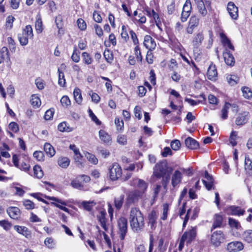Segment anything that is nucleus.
<instances>
[{
    "label": "nucleus",
    "instance_id": "1",
    "mask_svg": "<svg viewBox=\"0 0 252 252\" xmlns=\"http://www.w3.org/2000/svg\"><path fill=\"white\" fill-rule=\"evenodd\" d=\"M172 170L169 167L165 161L157 163L153 168V176L157 178H162L161 184L166 191L169 183Z\"/></svg>",
    "mask_w": 252,
    "mask_h": 252
},
{
    "label": "nucleus",
    "instance_id": "2",
    "mask_svg": "<svg viewBox=\"0 0 252 252\" xmlns=\"http://www.w3.org/2000/svg\"><path fill=\"white\" fill-rule=\"evenodd\" d=\"M129 221L130 227L134 232H139L144 227V217L138 208H131L129 212Z\"/></svg>",
    "mask_w": 252,
    "mask_h": 252
},
{
    "label": "nucleus",
    "instance_id": "3",
    "mask_svg": "<svg viewBox=\"0 0 252 252\" xmlns=\"http://www.w3.org/2000/svg\"><path fill=\"white\" fill-rule=\"evenodd\" d=\"M33 36L32 27L30 25H27L23 30L22 32L18 34V37L20 44L25 46L28 44L29 39L32 38Z\"/></svg>",
    "mask_w": 252,
    "mask_h": 252
},
{
    "label": "nucleus",
    "instance_id": "4",
    "mask_svg": "<svg viewBox=\"0 0 252 252\" xmlns=\"http://www.w3.org/2000/svg\"><path fill=\"white\" fill-rule=\"evenodd\" d=\"M225 239V236L222 231L217 230L213 232L210 237L211 244L215 247L220 246Z\"/></svg>",
    "mask_w": 252,
    "mask_h": 252
},
{
    "label": "nucleus",
    "instance_id": "5",
    "mask_svg": "<svg viewBox=\"0 0 252 252\" xmlns=\"http://www.w3.org/2000/svg\"><path fill=\"white\" fill-rule=\"evenodd\" d=\"M118 233L121 240H124L127 232V220L123 217L120 218L117 221Z\"/></svg>",
    "mask_w": 252,
    "mask_h": 252
},
{
    "label": "nucleus",
    "instance_id": "6",
    "mask_svg": "<svg viewBox=\"0 0 252 252\" xmlns=\"http://www.w3.org/2000/svg\"><path fill=\"white\" fill-rule=\"evenodd\" d=\"M122 175V170L121 166L117 163L113 164L109 169V177L111 180L116 181Z\"/></svg>",
    "mask_w": 252,
    "mask_h": 252
},
{
    "label": "nucleus",
    "instance_id": "7",
    "mask_svg": "<svg viewBox=\"0 0 252 252\" xmlns=\"http://www.w3.org/2000/svg\"><path fill=\"white\" fill-rule=\"evenodd\" d=\"M204 39V36L202 32H199L194 34L191 43L193 48V52L197 51L202 45Z\"/></svg>",
    "mask_w": 252,
    "mask_h": 252
},
{
    "label": "nucleus",
    "instance_id": "8",
    "mask_svg": "<svg viewBox=\"0 0 252 252\" xmlns=\"http://www.w3.org/2000/svg\"><path fill=\"white\" fill-rule=\"evenodd\" d=\"M243 249V244L238 241L230 242L227 245V250L228 252H239Z\"/></svg>",
    "mask_w": 252,
    "mask_h": 252
},
{
    "label": "nucleus",
    "instance_id": "9",
    "mask_svg": "<svg viewBox=\"0 0 252 252\" xmlns=\"http://www.w3.org/2000/svg\"><path fill=\"white\" fill-rule=\"evenodd\" d=\"M131 185L132 186H136L139 191H138V193H141L142 195L145 191L147 190L148 185L143 180L140 179H134L131 182Z\"/></svg>",
    "mask_w": 252,
    "mask_h": 252
},
{
    "label": "nucleus",
    "instance_id": "10",
    "mask_svg": "<svg viewBox=\"0 0 252 252\" xmlns=\"http://www.w3.org/2000/svg\"><path fill=\"white\" fill-rule=\"evenodd\" d=\"M196 236V228L192 227L188 231H186L183 235L182 238L185 240L187 243H190L193 241Z\"/></svg>",
    "mask_w": 252,
    "mask_h": 252
},
{
    "label": "nucleus",
    "instance_id": "11",
    "mask_svg": "<svg viewBox=\"0 0 252 252\" xmlns=\"http://www.w3.org/2000/svg\"><path fill=\"white\" fill-rule=\"evenodd\" d=\"M227 11L232 19L236 20L238 17V8L233 2H229L227 6Z\"/></svg>",
    "mask_w": 252,
    "mask_h": 252
},
{
    "label": "nucleus",
    "instance_id": "12",
    "mask_svg": "<svg viewBox=\"0 0 252 252\" xmlns=\"http://www.w3.org/2000/svg\"><path fill=\"white\" fill-rule=\"evenodd\" d=\"M199 24V19L196 16H191L189 19V26L186 31L188 33L192 34L194 28L197 27Z\"/></svg>",
    "mask_w": 252,
    "mask_h": 252
},
{
    "label": "nucleus",
    "instance_id": "13",
    "mask_svg": "<svg viewBox=\"0 0 252 252\" xmlns=\"http://www.w3.org/2000/svg\"><path fill=\"white\" fill-rule=\"evenodd\" d=\"M144 46L150 51L155 49L156 47V43L155 40L150 35H146L144 37Z\"/></svg>",
    "mask_w": 252,
    "mask_h": 252
},
{
    "label": "nucleus",
    "instance_id": "14",
    "mask_svg": "<svg viewBox=\"0 0 252 252\" xmlns=\"http://www.w3.org/2000/svg\"><path fill=\"white\" fill-rule=\"evenodd\" d=\"M14 229L18 233L29 239L31 237L32 233L31 231L26 226L14 225Z\"/></svg>",
    "mask_w": 252,
    "mask_h": 252
},
{
    "label": "nucleus",
    "instance_id": "15",
    "mask_svg": "<svg viewBox=\"0 0 252 252\" xmlns=\"http://www.w3.org/2000/svg\"><path fill=\"white\" fill-rule=\"evenodd\" d=\"M6 212L9 216L14 220H18L20 217V210L16 207H9L7 209Z\"/></svg>",
    "mask_w": 252,
    "mask_h": 252
},
{
    "label": "nucleus",
    "instance_id": "16",
    "mask_svg": "<svg viewBox=\"0 0 252 252\" xmlns=\"http://www.w3.org/2000/svg\"><path fill=\"white\" fill-rule=\"evenodd\" d=\"M182 179V174L179 170H175L171 177V184L173 188H175L180 184Z\"/></svg>",
    "mask_w": 252,
    "mask_h": 252
},
{
    "label": "nucleus",
    "instance_id": "17",
    "mask_svg": "<svg viewBox=\"0 0 252 252\" xmlns=\"http://www.w3.org/2000/svg\"><path fill=\"white\" fill-rule=\"evenodd\" d=\"M249 113L244 112L239 114L235 120V124L237 126H243L246 124L249 120Z\"/></svg>",
    "mask_w": 252,
    "mask_h": 252
},
{
    "label": "nucleus",
    "instance_id": "18",
    "mask_svg": "<svg viewBox=\"0 0 252 252\" xmlns=\"http://www.w3.org/2000/svg\"><path fill=\"white\" fill-rule=\"evenodd\" d=\"M207 75L208 78L212 81H215L217 78L218 73L215 65L213 64H211L207 70Z\"/></svg>",
    "mask_w": 252,
    "mask_h": 252
},
{
    "label": "nucleus",
    "instance_id": "19",
    "mask_svg": "<svg viewBox=\"0 0 252 252\" xmlns=\"http://www.w3.org/2000/svg\"><path fill=\"white\" fill-rule=\"evenodd\" d=\"M202 182L208 190H210L212 189L213 179L212 176H210L206 171H205L204 179L202 180Z\"/></svg>",
    "mask_w": 252,
    "mask_h": 252
},
{
    "label": "nucleus",
    "instance_id": "20",
    "mask_svg": "<svg viewBox=\"0 0 252 252\" xmlns=\"http://www.w3.org/2000/svg\"><path fill=\"white\" fill-rule=\"evenodd\" d=\"M106 215L105 211H101L97 215V218L102 227L106 231L108 230V228L106 225Z\"/></svg>",
    "mask_w": 252,
    "mask_h": 252
},
{
    "label": "nucleus",
    "instance_id": "21",
    "mask_svg": "<svg viewBox=\"0 0 252 252\" xmlns=\"http://www.w3.org/2000/svg\"><path fill=\"white\" fill-rule=\"evenodd\" d=\"M220 37L221 38V42L224 47H225L226 49H228L230 50H234V47L232 44L230 40L227 38L224 33H220Z\"/></svg>",
    "mask_w": 252,
    "mask_h": 252
},
{
    "label": "nucleus",
    "instance_id": "22",
    "mask_svg": "<svg viewBox=\"0 0 252 252\" xmlns=\"http://www.w3.org/2000/svg\"><path fill=\"white\" fill-rule=\"evenodd\" d=\"M10 61V57L8 49L6 47H3L0 50V63L5 61L8 62Z\"/></svg>",
    "mask_w": 252,
    "mask_h": 252
},
{
    "label": "nucleus",
    "instance_id": "23",
    "mask_svg": "<svg viewBox=\"0 0 252 252\" xmlns=\"http://www.w3.org/2000/svg\"><path fill=\"white\" fill-rule=\"evenodd\" d=\"M187 147L190 149H196L199 147V143L191 137H188L185 141Z\"/></svg>",
    "mask_w": 252,
    "mask_h": 252
},
{
    "label": "nucleus",
    "instance_id": "24",
    "mask_svg": "<svg viewBox=\"0 0 252 252\" xmlns=\"http://www.w3.org/2000/svg\"><path fill=\"white\" fill-rule=\"evenodd\" d=\"M46 198L49 200H52L53 202H51V204L54 205L56 207L60 208V209H61L62 207H63V205H66V202L65 201L59 199L58 198L53 196H48Z\"/></svg>",
    "mask_w": 252,
    "mask_h": 252
},
{
    "label": "nucleus",
    "instance_id": "25",
    "mask_svg": "<svg viewBox=\"0 0 252 252\" xmlns=\"http://www.w3.org/2000/svg\"><path fill=\"white\" fill-rule=\"evenodd\" d=\"M157 215L156 211H152L149 215L148 224L152 229H154L156 227Z\"/></svg>",
    "mask_w": 252,
    "mask_h": 252
},
{
    "label": "nucleus",
    "instance_id": "26",
    "mask_svg": "<svg viewBox=\"0 0 252 252\" xmlns=\"http://www.w3.org/2000/svg\"><path fill=\"white\" fill-rule=\"evenodd\" d=\"M141 193H138V191L135 190L130 193L127 197V203H132L136 201L139 197L142 196Z\"/></svg>",
    "mask_w": 252,
    "mask_h": 252
},
{
    "label": "nucleus",
    "instance_id": "27",
    "mask_svg": "<svg viewBox=\"0 0 252 252\" xmlns=\"http://www.w3.org/2000/svg\"><path fill=\"white\" fill-rule=\"evenodd\" d=\"M223 218L222 216L219 214L215 215L214 221L212 226L211 231L216 228L220 227L222 223Z\"/></svg>",
    "mask_w": 252,
    "mask_h": 252
},
{
    "label": "nucleus",
    "instance_id": "28",
    "mask_svg": "<svg viewBox=\"0 0 252 252\" xmlns=\"http://www.w3.org/2000/svg\"><path fill=\"white\" fill-rule=\"evenodd\" d=\"M99 137L100 140L104 143L109 144L111 142L110 136L104 130L101 129L99 131Z\"/></svg>",
    "mask_w": 252,
    "mask_h": 252
},
{
    "label": "nucleus",
    "instance_id": "29",
    "mask_svg": "<svg viewBox=\"0 0 252 252\" xmlns=\"http://www.w3.org/2000/svg\"><path fill=\"white\" fill-rule=\"evenodd\" d=\"M229 211L231 215L239 216L243 215L245 212L244 210L241 209V207L235 206L230 207Z\"/></svg>",
    "mask_w": 252,
    "mask_h": 252
},
{
    "label": "nucleus",
    "instance_id": "30",
    "mask_svg": "<svg viewBox=\"0 0 252 252\" xmlns=\"http://www.w3.org/2000/svg\"><path fill=\"white\" fill-rule=\"evenodd\" d=\"M223 58L225 63L230 66L234 64L235 59L233 55L229 52H226L223 53Z\"/></svg>",
    "mask_w": 252,
    "mask_h": 252
},
{
    "label": "nucleus",
    "instance_id": "31",
    "mask_svg": "<svg viewBox=\"0 0 252 252\" xmlns=\"http://www.w3.org/2000/svg\"><path fill=\"white\" fill-rule=\"evenodd\" d=\"M59 131L61 132H71L73 130V128L70 126L69 125L65 122H63L59 124L58 126Z\"/></svg>",
    "mask_w": 252,
    "mask_h": 252
},
{
    "label": "nucleus",
    "instance_id": "32",
    "mask_svg": "<svg viewBox=\"0 0 252 252\" xmlns=\"http://www.w3.org/2000/svg\"><path fill=\"white\" fill-rule=\"evenodd\" d=\"M44 150L46 154L50 157L54 156L56 153L54 147L49 143L44 144Z\"/></svg>",
    "mask_w": 252,
    "mask_h": 252
},
{
    "label": "nucleus",
    "instance_id": "33",
    "mask_svg": "<svg viewBox=\"0 0 252 252\" xmlns=\"http://www.w3.org/2000/svg\"><path fill=\"white\" fill-rule=\"evenodd\" d=\"M35 28L37 33H41L43 31V25L39 14L37 15L36 17V21L35 22Z\"/></svg>",
    "mask_w": 252,
    "mask_h": 252
},
{
    "label": "nucleus",
    "instance_id": "34",
    "mask_svg": "<svg viewBox=\"0 0 252 252\" xmlns=\"http://www.w3.org/2000/svg\"><path fill=\"white\" fill-rule=\"evenodd\" d=\"M125 195L122 194L114 199V205L117 210H120L123 204Z\"/></svg>",
    "mask_w": 252,
    "mask_h": 252
},
{
    "label": "nucleus",
    "instance_id": "35",
    "mask_svg": "<svg viewBox=\"0 0 252 252\" xmlns=\"http://www.w3.org/2000/svg\"><path fill=\"white\" fill-rule=\"evenodd\" d=\"M73 95L76 102L79 104H81L82 101V97L81 90L79 88H76L74 89Z\"/></svg>",
    "mask_w": 252,
    "mask_h": 252
},
{
    "label": "nucleus",
    "instance_id": "36",
    "mask_svg": "<svg viewBox=\"0 0 252 252\" xmlns=\"http://www.w3.org/2000/svg\"><path fill=\"white\" fill-rule=\"evenodd\" d=\"M244 240L248 243H252V230H247L242 234Z\"/></svg>",
    "mask_w": 252,
    "mask_h": 252
},
{
    "label": "nucleus",
    "instance_id": "37",
    "mask_svg": "<svg viewBox=\"0 0 252 252\" xmlns=\"http://www.w3.org/2000/svg\"><path fill=\"white\" fill-rule=\"evenodd\" d=\"M228 224L231 228L236 229H239L241 228L240 223L237 220L232 218L228 219Z\"/></svg>",
    "mask_w": 252,
    "mask_h": 252
},
{
    "label": "nucleus",
    "instance_id": "38",
    "mask_svg": "<svg viewBox=\"0 0 252 252\" xmlns=\"http://www.w3.org/2000/svg\"><path fill=\"white\" fill-rule=\"evenodd\" d=\"M231 104L228 102H226L221 110V118L223 120L226 119L228 117V110L230 108Z\"/></svg>",
    "mask_w": 252,
    "mask_h": 252
},
{
    "label": "nucleus",
    "instance_id": "39",
    "mask_svg": "<svg viewBox=\"0 0 252 252\" xmlns=\"http://www.w3.org/2000/svg\"><path fill=\"white\" fill-rule=\"evenodd\" d=\"M58 164L62 168H66L68 166L70 161L66 157L60 158L58 159Z\"/></svg>",
    "mask_w": 252,
    "mask_h": 252
},
{
    "label": "nucleus",
    "instance_id": "40",
    "mask_svg": "<svg viewBox=\"0 0 252 252\" xmlns=\"http://www.w3.org/2000/svg\"><path fill=\"white\" fill-rule=\"evenodd\" d=\"M199 13L202 16H205L207 14V11L204 4L203 1L196 3Z\"/></svg>",
    "mask_w": 252,
    "mask_h": 252
},
{
    "label": "nucleus",
    "instance_id": "41",
    "mask_svg": "<svg viewBox=\"0 0 252 252\" xmlns=\"http://www.w3.org/2000/svg\"><path fill=\"white\" fill-rule=\"evenodd\" d=\"M34 176L37 178L40 179L43 176V172L41 167L38 165H35L33 167Z\"/></svg>",
    "mask_w": 252,
    "mask_h": 252
},
{
    "label": "nucleus",
    "instance_id": "42",
    "mask_svg": "<svg viewBox=\"0 0 252 252\" xmlns=\"http://www.w3.org/2000/svg\"><path fill=\"white\" fill-rule=\"evenodd\" d=\"M69 148L70 150H72L74 153V155L75 156V159L77 160V161H79V160L82 158V156L80 153V151L79 149L76 147V146L74 145H70Z\"/></svg>",
    "mask_w": 252,
    "mask_h": 252
},
{
    "label": "nucleus",
    "instance_id": "43",
    "mask_svg": "<svg viewBox=\"0 0 252 252\" xmlns=\"http://www.w3.org/2000/svg\"><path fill=\"white\" fill-rule=\"evenodd\" d=\"M31 102L33 106L36 107H39L41 103L39 97L36 94L32 95Z\"/></svg>",
    "mask_w": 252,
    "mask_h": 252
},
{
    "label": "nucleus",
    "instance_id": "44",
    "mask_svg": "<svg viewBox=\"0 0 252 252\" xmlns=\"http://www.w3.org/2000/svg\"><path fill=\"white\" fill-rule=\"evenodd\" d=\"M83 62L86 64H90L93 62V59L87 52H84L82 54Z\"/></svg>",
    "mask_w": 252,
    "mask_h": 252
},
{
    "label": "nucleus",
    "instance_id": "45",
    "mask_svg": "<svg viewBox=\"0 0 252 252\" xmlns=\"http://www.w3.org/2000/svg\"><path fill=\"white\" fill-rule=\"evenodd\" d=\"M79 180L80 179L77 178L75 180L71 181V185L74 189L82 190L84 189V186Z\"/></svg>",
    "mask_w": 252,
    "mask_h": 252
},
{
    "label": "nucleus",
    "instance_id": "46",
    "mask_svg": "<svg viewBox=\"0 0 252 252\" xmlns=\"http://www.w3.org/2000/svg\"><path fill=\"white\" fill-rule=\"evenodd\" d=\"M59 80L58 84L61 87H64L65 85V79L64 78V73L59 68H58Z\"/></svg>",
    "mask_w": 252,
    "mask_h": 252
},
{
    "label": "nucleus",
    "instance_id": "47",
    "mask_svg": "<svg viewBox=\"0 0 252 252\" xmlns=\"http://www.w3.org/2000/svg\"><path fill=\"white\" fill-rule=\"evenodd\" d=\"M243 95L246 98H250L252 97V91L247 87H244L242 88Z\"/></svg>",
    "mask_w": 252,
    "mask_h": 252
},
{
    "label": "nucleus",
    "instance_id": "48",
    "mask_svg": "<svg viewBox=\"0 0 252 252\" xmlns=\"http://www.w3.org/2000/svg\"><path fill=\"white\" fill-rule=\"evenodd\" d=\"M162 207L163 211L162 216L161 217V219L162 220H166L167 218L168 211L169 210V206L167 203H164L162 205Z\"/></svg>",
    "mask_w": 252,
    "mask_h": 252
},
{
    "label": "nucleus",
    "instance_id": "49",
    "mask_svg": "<svg viewBox=\"0 0 252 252\" xmlns=\"http://www.w3.org/2000/svg\"><path fill=\"white\" fill-rule=\"evenodd\" d=\"M104 57L106 61L111 63L113 60V55L112 52L109 50H105L103 53Z\"/></svg>",
    "mask_w": 252,
    "mask_h": 252
},
{
    "label": "nucleus",
    "instance_id": "50",
    "mask_svg": "<svg viewBox=\"0 0 252 252\" xmlns=\"http://www.w3.org/2000/svg\"><path fill=\"white\" fill-rule=\"evenodd\" d=\"M84 209L88 211L92 210V208L95 205L94 201H83L82 203Z\"/></svg>",
    "mask_w": 252,
    "mask_h": 252
},
{
    "label": "nucleus",
    "instance_id": "51",
    "mask_svg": "<svg viewBox=\"0 0 252 252\" xmlns=\"http://www.w3.org/2000/svg\"><path fill=\"white\" fill-rule=\"evenodd\" d=\"M237 137V132L232 131L231 133L229 142L232 146H235L237 145L236 139Z\"/></svg>",
    "mask_w": 252,
    "mask_h": 252
},
{
    "label": "nucleus",
    "instance_id": "52",
    "mask_svg": "<svg viewBox=\"0 0 252 252\" xmlns=\"http://www.w3.org/2000/svg\"><path fill=\"white\" fill-rule=\"evenodd\" d=\"M245 168L247 171L252 170V160L248 156H245Z\"/></svg>",
    "mask_w": 252,
    "mask_h": 252
},
{
    "label": "nucleus",
    "instance_id": "53",
    "mask_svg": "<svg viewBox=\"0 0 252 252\" xmlns=\"http://www.w3.org/2000/svg\"><path fill=\"white\" fill-rule=\"evenodd\" d=\"M170 146L172 150L177 151L179 150L181 147V143L178 140H174L171 141Z\"/></svg>",
    "mask_w": 252,
    "mask_h": 252
},
{
    "label": "nucleus",
    "instance_id": "54",
    "mask_svg": "<svg viewBox=\"0 0 252 252\" xmlns=\"http://www.w3.org/2000/svg\"><path fill=\"white\" fill-rule=\"evenodd\" d=\"M23 204L26 209H33L34 208V203L29 199L23 201Z\"/></svg>",
    "mask_w": 252,
    "mask_h": 252
},
{
    "label": "nucleus",
    "instance_id": "55",
    "mask_svg": "<svg viewBox=\"0 0 252 252\" xmlns=\"http://www.w3.org/2000/svg\"><path fill=\"white\" fill-rule=\"evenodd\" d=\"M80 52H77V48L76 47H74L73 52L71 56V59L75 63H78L80 61Z\"/></svg>",
    "mask_w": 252,
    "mask_h": 252
},
{
    "label": "nucleus",
    "instance_id": "56",
    "mask_svg": "<svg viewBox=\"0 0 252 252\" xmlns=\"http://www.w3.org/2000/svg\"><path fill=\"white\" fill-rule=\"evenodd\" d=\"M227 79L229 84L232 86L236 84L238 80L237 77L234 75H228Z\"/></svg>",
    "mask_w": 252,
    "mask_h": 252
},
{
    "label": "nucleus",
    "instance_id": "57",
    "mask_svg": "<svg viewBox=\"0 0 252 252\" xmlns=\"http://www.w3.org/2000/svg\"><path fill=\"white\" fill-rule=\"evenodd\" d=\"M44 244L49 249L53 248L55 245L54 240L52 238H46L44 241Z\"/></svg>",
    "mask_w": 252,
    "mask_h": 252
},
{
    "label": "nucleus",
    "instance_id": "58",
    "mask_svg": "<svg viewBox=\"0 0 252 252\" xmlns=\"http://www.w3.org/2000/svg\"><path fill=\"white\" fill-rule=\"evenodd\" d=\"M191 9V4L190 0H186L183 7V11L190 13Z\"/></svg>",
    "mask_w": 252,
    "mask_h": 252
},
{
    "label": "nucleus",
    "instance_id": "59",
    "mask_svg": "<svg viewBox=\"0 0 252 252\" xmlns=\"http://www.w3.org/2000/svg\"><path fill=\"white\" fill-rule=\"evenodd\" d=\"M127 29V27L124 25H123L122 27L121 36L123 38L125 39V40H126L129 38L128 30Z\"/></svg>",
    "mask_w": 252,
    "mask_h": 252
},
{
    "label": "nucleus",
    "instance_id": "60",
    "mask_svg": "<svg viewBox=\"0 0 252 252\" xmlns=\"http://www.w3.org/2000/svg\"><path fill=\"white\" fill-rule=\"evenodd\" d=\"M0 226L2 227L4 229L8 230L10 229L11 224L7 220H0Z\"/></svg>",
    "mask_w": 252,
    "mask_h": 252
},
{
    "label": "nucleus",
    "instance_id": "61",
    "mask_svg": "<svg viewBox=\"0 0 252 252\" xmlns=\"http://www.w3.org/2000/svg\"><path fill=\"white\" fill-rule=\"evenodd\" d=\"M134 53L136 57V59L137 61L138 62H142V56L141 55V51L140 50V48L138 45H137L134 48Z\"/></svg>",
    "mask_w": 252,
    "mask_h": 252
},
{
    "label": "nucleus",
    "instance_id": "62",
    "mask_svg": "<svg viewBox=\"0 0 252 252\" xmlns=\"http://www.w3.org/2000/svg\"><path fill=\"white\" fill-rule=\"evenodd\" d=\"M77 23L78 28L81 31H84L85 30H86L87 26H86V24L84 20H83L81 18L78 19L77 21Z\"/></svg>",
    "mask_w": 252,
    "mask_h": 252
},
{
    "label": "nucleus",
    "instance_id": "63",
    "mask_svg": "<svg viewBox=\"0 0 252 252\" xmlns=\"http://www.w3.org/2000/svg\"><path fill=\"white\" fill-rule=\"evenodd\" d=\"M117 142L121 145H125L127 143V139L126 136L123 135H119L117 137Z\"/></svg>",
    "mask_w": 252,
    "mask_h": 252
},
{
    "label": "nucleus",
    "instance_id": "64",
    "mask_svg": "<svg viewBox=\"0 0 252 252\" xmlns=\"http://www.w3.org/2000/svg\"><path fill=\"white\" fill-rule=\"evenodd\" d=\"M87 159L92 163H94V164H96L98 162V160L96 158V157H95L94 155L92 154H90V153H88L86 155Z\"/></svg>",
    "mask_w": 252,
    "mask_h": 252
}]
</instances>
